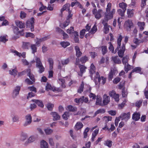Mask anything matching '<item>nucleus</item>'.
Masks as SVG:
<instances>
[{"label":"nucleus","mask_w":148,"mask_h":148,"mask_svg":"<svg viewBox=\"0 0 148 148\" xmlns=\"http://www.w3.org/2000/svg\"><path fill=\"white\" fill-rule=\"evenodd\" d=\"M111 7V4L110 3H108L107 5L108 8L106 9V12L105 13L106 14H109V11L110 10V8Z\"/></svg>","instance_id":"nucleus-53"},{"label":"nucleus","mask_w":148,"mask_h":148,"mask_svg":"<svg viewBox=\"0 0 148 148\" xmlns=\"http://www.w3.org/2000/svg\"><path fill=\"white\" fill-rule=\"evenodd\" d=\"M12 120L13 123L18 122L19 121V118L18 115L13 114L12 116Z\"/></svg>","instance_id":"nucleus-22"},{"label":"nucleus","mask_w":148,"mask_h":148,"mask_svg":"<svg viewBox=\"0 0 148 148\" xmlns=\"http://www.w3.org/2000/svg\"><path fill=\"white\" fill-rule=\"evenodd\" d=\"M86 30L85 29H82L80 32V37L81 38H82L84 36Z\"/></svg>","instance_id":"nucleus-55"},{"label":"nucleus","mask_w":148,"mask_h":148,"mask_svg":"<svg viewBox=\"0 0 148 148\" xmlns=\"http://www.w3.org/2000/svg\"><path fill=\"white\" fill-rule=\"evenodd\" d=\"M31 45L29 42H23L22 47L24 49H28Z\"/></svg>","instance_id":"nucleus-28"},{"label":"nucleus","mask_w":148,"mask_h":148,"mask_svg":"<svg viewBox=\"0 0 148 148\" xmlns=\"http://www.w3.org/2000/svg\"><path fill=\"white\" fill-rule=\"evenodd\" d=\"M69 59H66L65 60H62L61 63L62 65H65L68 64L69 62Z\"/></svg>","instance_id":"nucleus-54"},{"label":"nucleus","mask_w":148,"mask_h":148,"mask_svg":"<svg viewBox=\"0 0 148 148\" xmlns=\"http://www.w3.org/2000/svg\"><path fill=\"white\" fill-rule=\"evenodd\" d=\"M84 88V84L83 82H82V84L79 87V89L78 90V92L79 93H81L83 90Z\"/></svg>","instance_id":"nucleus-46"},{"label":"nucleus","mask_w":148,"mask_h":148,"mask_svg":"<svg viewBox=\"0 0 148 148\" xmlns=\"http://www.w3.org/2000/svg\"><path fill=\"white\" fill-rule=\"evenodd\" d=\"M49 143L51 145L53 146L54 145L53 139L52 138H49Z\"/></svg>","instance_id":"nucleus-61"},{"label":"nucleus","mask_w":148,"mask_h":148,"mask_svg":"<svg viewBox=\"0 0 148 148\" xmlns=\"http://www.w3.org/2000/svg\"><path fill=\"white\" fill-rule=\"evenodd\" d=\"M36 45L35 44H32L30 45L31 48L32 50V52L33 53H34L37 51V48Z\"/></svg>","instance_id":"nucleus-30"},{"label":"nucleus","mask_w":148,"mask_h":148,"mask_svg":"<svg viewBox=\"0 0 148 148\" xmlns=\"http://www.w3.org/2000/svg\"><path fill=\"white\" fill-rule=\"evenodd\" d=\"M109 20L106 18H104L103 20L102 23L104 26V29L105 30L104 32L105 34H107L109 31V28L110 27V26L108 24L107 22Z\"/></svg>","instance_id":"nucleus-4"},{"label":"nucleus","mask_w":148,"mask_h":148,"mask_svg":"<svg viewBox=\"0 0 148 148\" xmlns=\"http://www.w3.org/2000/svg\"><path fill=\"white\" fill-rule=\"evenodd\" d=\"M84 96H82L78 99V102H87L88 99L87 98H85L84 99Z\"/></svg>","instance_id":"nucleus-50"},{"label":"nucleus","mask_w":148,"mask_h":148,"mask_svg":"<svg viewBox=\"0 0 148 148\" xmlns=\"http://www.w3.org/2000/svg\"><path fill=\"white\" fill-rule=\"evenodd\" d=\"M122 37L121 35L119 36V37L117 39V47L115 49V51H117L119 50V49L121 45V42L122 39Z\"/></svg>","instance_id":"nucleus-19"},{"label":"nucleus","mask_w":148,"mask_h":148,"mask_svg":"<svg viewBox=\"0 0 148 148\" xmlns=\"http://www.w3.org/2000/svg\"><path fill=\"white\" fill-rule=\"evenodd\" d=\"M13 30L14 33L18 35L20 33L19 31V29L16 26L14 27Z\"/></svg>","instance_id":"nucleus-51"},{"label":"nucleus","mask_w":148,"mask_h":148,"mask_svg":"<svg viewBox=\"0 0 148 148\" xmlns=\"http://www.w3.org/2000/svg\"><path fill=\"white\" fill-rule=\"evenodd\" d=\"M61 45L62 47L65 48L69 45L70 44L69 42H63L61 43Z\"/></svg>","instance_id":"nucleus-43"},{"label":"nucleus","mask_w":148,"mask_h":148,"mask_svg":"<svg viewBox=\"0 0 148 148\" xmlns=\"http://www.w3.org/2000/svg\"><path fill=\"white\" fill-rule=\"evenodd\" d=\"M41 148H48V145L45 140H42L40 142Z\"/></svg>","instance_id":"nucleus-21"},{"label":"nucleus","mask_w":148,"mask_h":148,"mask_svg":"<svg viewBox=\"0 0 148 148\" xmlns=\"http://www.w3.org/2000/svg\"><path fill=\"white\" fill-rule=\"evenodd\" d=\"M125 49V46L124 44L122 46L121 49L118 51V55L119 57L122 58L124 56V53Z\"/></svg>","instance_id":"nucleus-15"},{"label":"nucleus","mask_w":148,"mask_h":148,"mask_svg":"<svg viewBox=\"0 0 148 148\" xmlns=\"http://www.w3.org/2000/svg\"><path fill=\"white\" fill-rule=\"evenodd\" d=\"M134 10L130 9L127 10V14L128 18H131L134 15Z\"/></svg>","instance_id":"nucleus-25"},{"label":"nucleus","mask_w":148,"mask_h":148,"mask_svg":"<svg viewBox=\"0 0 148 148\" xmlns=\"http://www.w3.org/2000/svg\"><path fill=\"white\" fill-rule=\"evenodd\" d=\"M73 34L74 36V40L75 42H78L79 41L78 33L77 32H75L73 33Z\"/></svg>","instance_id":"nucleus-26"},{"label":"nucleus","mask_w":148,"mask_h":148,"mask_svg":"<svg viewBox=\"0 0 148 148\" xmlns=\"http://www.w3.org/2000/svg\"><path fill=\"white\" fill-rule=\"evenodd\" d=\"M34 17H32L30 19L27 21L26 22V27L30 28L32 32L34 30Z\"/></svg>","instance_id":"nucleus-2"},{"label":"nucleus","mask_w":148,"mask_h":148,"mask_svg":"<svg viewBox=\"0 0 148 148\" xmlns=\"http://www.w3.org/2000/svg\"><path fill=\"white\" fill-rule=\"evenodd\" d=\"M48 38L47 37H45L40 39L37 38V41L35 45L36 46H38L40 45V43L41 42L46 40Z\"/></svg>","instance_id":"nucleus-11"},{"label":"nucleus","mask_w":148,"mask_h":148,"mask_svg":"<svg viewBox=\"0 0 148 148\" xmlns=\"http://www.w3.org/2000/svg\"><path fill=\"white\" fill-rule=\"evenodd\" d=\"M10 51L11 52L13 53H14V55H16L17 56H18L19 57H21L22 54L18 52L16 50H15L14 49H11L10 50Z\"/></svg>","instance_id":"nucleus-38"},{"label":"nucleus","mask_w":148,"mask_h":148,"mask_svg":"<svg viewBox=\"0 0 148 148\" xmlns=\"http://www.w3.org/2000/svg\"><path fill=\"white\" fill-rule=\"evenodd\" d=\"M90 72L91 74V77H92V75L95 73V67L93 64L91 65Z\"/></svg>","instance_id":"nucleus-27"},{"label":"nucleus","mask_w":148,"mask_h":148,"mask_svg":"<svg viewBox=\"0 0 148 148\" xmlns=\"http://www.w3.org/2000/svg\"><path fill=\"white\" fill-rule=\"evenodd\" d=\"M92 12L95 18L98 19H99L102 17V15L103 13V12L101 9L97 10L95 8L92 10Z\"/></svg>","instance_id":"nucleus-1"},{"label":"nucleus","mask_w":148,"mask_h":148,"mask_svg":"<svg viewBox=\"0 0 148 148\" xmlns=\"http://www.w3.org/2000/svg\"><path fill=\"white\" fill-rule=\"evenodd\" d=\"M97 28L96 26L94 25L93 27L91 28L89 32L91 34H94L97 31Z\"/></svg>","instance_id":"nucleus-47"},{"label":"nucleus","mask_w":148,"mask_h":148,"mask_svg":"<svg viewBox=\"0 0 148 148\" xmlns=\"http://www.w3.org/2000/svg\"><path fill=\"white\" fill-rule=\"evenodd\" d=\"M70 22V20H69L66 19L65 21L63 23V26L64 27H66L69 24Z\"/></svg>","instance_id":"nucleus-64"},{"label":"nucleus","mask_w":148,"mask_h":148,"mask_svg":"<svg viewBox=\"0 0 148 148\" xmlns=\"http://www.w3.org/2000/svg\"><path fill=\"white\" fill-rule=\"evenodd\" d=\"M21 87L20 86H16L13 90L12 96L13 97H15L19 93Z\"/></svg>","instance_id":"nucleus-9"},{"label":"nucleus","mask_w":148,"mask_h":148,"mask_svg":"<svg viewBox=\"0 0 148 148\" xmlns=\"http://www.w3.org/2000/svg\"><path fill=\"white\" fill-rule=\"evenodd\" d=\"M75 48L76 52V56L77 57L79 58L81 56L82 54V53L80 51V49L79 47L77 46H75Z\"/></svg>","instance_id":"nucleus-20"},{"label":"nucleus","mask_w":148,"mask_h":148,"mask_svg":"<svg viewBox=\"0 0 148 148\" xmlns=\"http://www.w3.org/2000/svg\"><path fill=\"white\" fill-rule=\"evenodd\" d=\"M45 131L47 135L51 134L53 132V130L49 128L45 129Z\"/></svg>","instance_id":"nucleus-41"},{"label":"nucleus","mask_w":148,"mask_h":148,"mask_svg":"<svg viewBox=\"0 0 148 148\" xmlns=\"http://www.w3.org/2000/svg\"><path fill=\"white\" fill-rule=\"evenodd\" d=\"M36 67L39 69L38 72L40 73H42L45 70V68L42 65L36 66Z\"/></svg>","instance_id":"nucleus-34"},{"label":"nucleus","mask_w":148,"mask_h":148,"mask_svg":"<svg viewBox=\"0 0 148 148\" xmlns=\"http://www.w3.org/2000/svg\"><path fill=\"white\" fill-rule=\"evenodd\" d=\"M25 121L24 126H26L30 125L32 121V117L30 114H28L25 117Z\"/></svg>","instance_id":"nucleus-5"},{"label":"nucleus","mask_w":148,"mask_h":148,"mask_svg":"<svg viewBox=\"0 0 148 148\" xmlns=\"http://www.w3.org/2000/svg\"><path fill=\"white\" fill-rule=\"evenodd\" d=\"M25 82L29 85L33 84L35 82H33V81L30 80L29 79L27 78L25 80Z\"/></svg>","instance_id":"nucleus-58"},{"label":"nucleus","mask_w":148,"mask_h":148,"mask_svg":"<svg viewBox=\"0 0 148 148\" xmlns=\"http://www.w3.org/2000/svg\"><path fill=\"white\" fill-rule=\"evenodd\" d=\"M54 106V105L51 103L50 102H48L46 106L48 110L50 111H52V110Z\"/></svg>","instance_id":"nucleus-31"},{"label":"nucleus","mask_w":148,"mask_h":148,"mask_svg":"<svg viewBox=\"0 0 148 148\" xmlns=\"http://www.w3.org/2000/svg\"><path fill=\"white\" fill-rule=\"evenodd\" d=\"M36 139V136H30L28 139L27 141L26 142L24 143L25 146H27L28 143H31L35 141Z\"/></svg>","instance_id":"nucleus-10"},{"label":"nucleus","mask_w":148,"mask_h":148,"mask_svg":"<svg viewBox=\"0 0 148 148\" xmlns=\"http://www.w3.org/2000/svg\"><path fill=\"white\" fill-rule=\"evenodd\" d=\"M115 71L113 69H111L108 75V79L109 80H111L113 78V76L115 73Z\"/></svg>","instance_id":"nucleus-18"},{"label":"nucleus","mask_w":148,"mask_h":148,"mask_svg":"<svg viewBox=\"0 0 148 148\" xmlns=\"http://www.w3.org/2000/svg\"><path fill=\"white\" fill-rule=\"evenodd\" d=\"M26 14L23 11H21L20 13V17L22 19L25 18Z\"/></svg>","instance_id":"nucleus-60"},{"label":"nucleus","mask_w":148,"mask_h":148,"mask_svg":"<svg viewBox=\"0 0 148 148\" xmlns=\"http://www.w3.org/2000/svg\"><path fill=\"white\" fill-rule=\"evenodd\" d=\"M36 67L40 65H42L40 58L37 57H36Z\"/></svg>","instance_id":"nucleus-35"},{"label":"nucleus","mask_w":148,"mask_h":148,"mask_svg":"<svg viewBox=\"0 0 148 148\" xmlns=\"http://www.w3.org/2000/svg\"><path fill=\"white\" fill-rule=\"evenodd\" d=\"M112 117L110 116H105L103 118V120L106 123H107L109 121H111L112 120Z\"/></svg>","instance_id":"nucleus-42"},{"label":"nucleus","mask_w":148,"mask_h":148,"mask_svg":"<svg viewBox=\"0 0 148 148\" xmlns=\"http://www.w3.org/2000/svg\"><path fill=\"white\" fill-rule=\"evenodd\" d=\"M130 112H128L127 113H123L119 116V118L121 119L122 120H124L126 121L130 119Z\"/></svg>","instance_id":"nucleus-6"},{"label":"nucleus","mask_w":148,"mask_h":148,"mask_svg":"<svg viewBox=\"0 0 148 148\" xmlns=\"http://www.w3.org/2000/svg\"><path fill=\"white\" fill-rule=\"evenodd\" d=\"M103 102H110V97L107 96L106 94H105L103 97Z\"/></svg>","instance_id":"nucleus-33"},{"label":"nucleus","mask_w":148,"mask_h":148,"mask_svg":"<svg viewBox=\"0 0 148 148\" xmlns=\"http://www.w3.org/2000/svg\"><path fill=\"white\" fill-rule=\"evenodd\" d=\"M101 48L103 54L104 55L107 52V47L106 46H104L102 47Z\"/></svg>","instance_id":"nucleus-62"},{"label":"nucleus","mask_w":148,"mask_h":148,"mask_svg":"<svg viewBox=\"0 0 148 148\" xmlns=\"http://www.w3.org/2000/svg\"><path fill=\"white\" fill-rule=\"evenodd\" d=\"M125 65V70L126 71V73L128 72V71L130 70L131 69V67L130 65L128 64H127V65Z\"/></svg>","instance_id":"nucleus-44"},{"label":"nucleus","mask_w":148,"mask_h":148,"mask_svg":"<svg viewBox=\"0 0 148 148\" xmlns=\"http://www.w3.org/2000/svg\"><path fill=\"white\" fill-rule=\"evenodd\" d=\"M83 126V124L80 122H77L75 127V129L77 130L82 128Z\"/></svg>","instance_id":"nucleus-24"},{"label":"nucleus","mask_w":148,"mask_h":148,"mask_svg":"<svg viewBox=\"0 0 148 148\" xmlns=\"http://www.w3.org/2000/svg\"><path fill=\"white\" fill-rule=\"evenodd\" d=\"M146 0H141V3L140 5L142 8L143 9L146 5Z\"/></svg>","instance_id":"nucleus-59"},{"label":"nucleus","mask_w":148,"mask_h":148,"mask_svg":"<svg viewBox=\"0 0 148 148\" xmlns=\"http://www.w3.org/2000/svg\"><path fill=\"white\" fill-rule=\"evenodd\" d=\"M125 11H124V10H122L121 9H119L117 10L118 14L121 16H124Z\"/></svg>","instance_id":"nucleus-49"},{"label":"nucleus","mask_w":148,"mask_h":148,"mask_svg":"<svg viewBox=\"0 0 148 148\" xmlns=\"http://www.w3.org/2000/svg\"><path fill=\"white\" fill-rule=\"evenodd\" d=\"M15 24L18 27L20 28H23L25 27L24 23H23L22 21L18 20L15 21Z\"/></svg>","instance_id":"nucleus-12"},{"label":"nucleus","mask_w":148,"mask_h":148,"mask_svg":"<svg viewBox=\"0 0 148 148\" xmlns=\"http://www.w3.org/2000/svg\"><path fill=\"white\" fill-rule=\"evenodd\" d=\"M50 114L53 117V120L54 121L60 119V116L56 112H52L50 113Z\"/></svg>","instance_id":"nucleus-7"},{"label":"nucleus","mask_w":148,"mask_h":148,"mask_svg":"<svg viewBox=\"0 0 148 148\" xmlns=\"http://www.w3.org/2000/svg\"><path fill=\"white\" fill-rule=\"evenodd\" d=\"M129 58L128 56L124 57L123 58L122 62L124 65H127L128 63V60Z\"/></svg>","instance_id":"nucleus-36"},{"label":"nucleus","mask_w":148,"mask_h":148,"mask_svg":"<svg viewBox=\"0 0 148 148\" xmlns=\"http://www.w3.org/2000/svg\"><path fill=\"white\" fill-rule=\"evenodd\" d=\"M35 36L34 34L31 33H27L26 34L25 37H31L32 38H34Z\"/></svg>","instance_id":"nucleus-56"},{"label":"nucleus","mask_w":148,"mask_h":148,"mask_svg":"<svg viewBox=\"0 0 148 148\" xmlns=\"http://www.w3.org/2000/svg\"><path fill=\"white\" fill-rule=\"evenodd\" d=\"M69 116V112H65L63 114L62 117L65 120H66L68 119V118Z\"/></svg>","instance_id":"nucleus-39"},{"label":"nucleus","mask_w":148,"mask_h":148,"mask_svg":"<svg viewBox=\"0 0 148 148\" xmlns=\"http://www.w3.org/2000/svg\"><path fill=\"white\" fill-rule=\"evenodd\" d=\"M108 102H96V105H99V106L103 107L107 105Z\"/></svg>","instance_id":"nucleus-48"},{"label":"nucleus","mask_w":148,"mask_h":148,"mask_svg":"<svg viewBox=\"0 0 148 148\" xmlns=\"http://www.w3.org/2000/svg\"><path fill=\"white\" fill-rule=\"evenodd\" d=\"M140 113L136 112L133 114L132 119L135 121H137L140 119Z\"/></svg>","instance_id":"nucleus-8"},{"label":"nucleus","mask_w":148,"mask_h":148,"mask_svg":"<svg viewBox=\"0 0 148 148\" xmlns=\"http://www.w3.org/2000/svg\"><path fill=\"white\" fill-rule=\"evenodd\" d=\"M145 24L144 22H139L138 23V25L140 27V29L141 30H143L144 29V26Z\"/></svg>","instance_id":"nucleus-40"},{"label":"nucleus","mask_w":148,"mask_h":148,"mask_svg":"<svg viewBox=\"0 0 148 148\" xmlns=\"http://www.w3.org/2000/svg\"><path fill=\"white\" fill-rule=\"evenodd\" d=\"M28 89L34 92H36V88L33 86L28 87Z\"/></svg>","instance_id":"nucleus-63"},{"label":"nucleus","mask_w":148,"mask_h":148,"mask_svg":"<svg viewBox=\"0 0 148 148\" xmlns=\"http://www.w3.org/2000/svg\"><path fill=\"white\" fill-rule=\"evenodd\" d=\"M8 40V39L6 38V36L0 37V41L5 43Z\"/></svg>","instance_id":"nucleus-52"},{"label":"nucleus","mask_w":148,"mask_h":148,"mask_svg":"<svg viewBox=\"0 0 148 148\" xmlns=\"http://www.w3.org/2000/svg\"><path fill=\"white\" fill-rule=\"evenodd\" d=\"M133 26L132 21L129 20L126 21L124 23V27L127 31H130L131 28Z\"/></svg>","instance_id":"nucleus-3"},{"label":"nucleus","mask_w":148,"mask_h":148,"mask_svg":"<svg viewBox=\"0 0 148 148\" xmlns=\"http://www.w3.org/2000/svg\"><path fill=\"white\" fill-rule=\"evenodd\" d=\"M119 6L120 8L122 9L123 10H124V11H126L127 6V5L126 3L122 2L120 3L119 4Z\"/></svg>","instance_id":"nucleus-29"},{"label":"nucleus","mask_w":148,"mask_h":148,"mask_svg":"<svg viewBox=\"0 0 148 148\" xmlns=\"http://www.w3.org/2000/svg\"><path fill=\"white\" fill-rule=\"evenodd\" d=\"M112 142L109 140H107L106 141H105L104 145H106L108 146L109 147H111L112 145Z\"/></svg>","instance_id":"nucleus-37"},{"label":"nucleus","mask_w":148,"mask_h":148,"mask_svg":"<svg viewBox=\"0 0 148 148\" xmlns=\"http://www.w3.org/2000/svg\"><path fill=\"white\" fill-rule=\"evenodd\" d=\"M80 60L82 63H85L88 60V58L86 56L82 57Z\"/></svg>","instance_id":"nucleus-57"},{"label":"nucleus","mask_w":148,"mask_h":148,"mask_svg":"<svg viewBox=\"0 0 148 148\" xmlns=\"http://www.w3.org/2000/svg\"><path fill=\"white\" fill-rule=\"evenodd\" d=\"M79 67L80 69V72L78 74L79 75L82 77L83 73L85 71L86 67L84 66L81 65H79Z\"/></svg>","instance_id":"nucleus-13"},{"label":"nucleus","mask_w":148,"mask_h":148,"mask_svg":"<svg viewBox=\"0 0 148 148\" xmlns=\"http://www.w3.org/2000/svg\"><path fill=\"white\" fill-rule=\"evenodd\" d=\"M95 78V84L96 85H99L101 80L99 75L98 72H97Z\"/></svg>","instance_id":"nucleus-16"},{"label":"nucleus","mask_w":148,"mask_h":148,"mask_svg":"<svg viewBox=\"0 0 148 148\" xmlns=\"http://www.w3.org/2000/svg\"><path fill=\"white\" fill-rule=\"evenodd\" d=\"M115 9H113L111 12H109V14H106V17L105 18H106L108 20L112 19L113 18V14L115 12Z\"/></svg>","instance_id":"nucleus-14"},{"label":"nucleus","mask_w":148,"mask_h":148,"mask_svg":"<svg viewBox=\"0 0 148 148\" xmlns=\"http://www.w3.org/2000/svg\"><path fill=\"white\" fill-rule=\"evenodd\" d=\"M70 6V5L69 3H66L64 5L63 8L61 10V12L62 13V12L64 10H66L69 12L70 10L69 7Z\"/></svg>","instance_id":"nucleus-17"},{"label":"nucleus","mask_w":148,"mask_h":148,"mask_svg":"<svg viewBox=\"0 0 148 148\" xmlns=\"http://www.w3.org/2000/svg\"><path fill=\"white\" fill-rule=\"evenodd\" d=\"M112 60L114 63L117 64H120L121 63V61L119 59L118 56H116L112 57Z\"/></svg>","instance_id":"nucleus-23"},{"label":"nucleus","mask_w":148,"mask_h":148,"mask_svg":"<svg viewBox=\"0 0 148 148\" xmlns=\"http://www.w3.org/2000/svg\"><path fill=\"white\" fill-rule=\"evenodd\" d=\"M67 110H69V111L74 112L76 111L77 108L75 107H73L71 105H69L67 107Z\"/></svg>","instance_id":"nucleus-32"},{"label":"nucleus","mask_w":148,"mask_h":148,"mask_svg":"<svg viewBox=\"0 0 148 148\" xmlns=\"http://www.w3.org/2000/svg\"><path fill=\"white\" fill-rule=\"evenodd\" d=\"M17 73V71L16 69H12V71H11V70L9 71L10 74L11 75H13L14 76H15L16 75Z\"/></svg>","instance_id":"nucleus-45"}]
</instances>
